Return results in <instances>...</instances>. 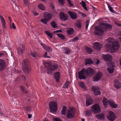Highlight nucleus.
I'll use <instances>...</instances> for the list:
<instances>
[{"label": "nucleus", "instance_id": "nucleus-1", "mask_svg": "<svg viewBox=\"0 0 121 121\" xmlns=\"http://www.w3.org/2000/svg\"><path fill=\"white\" fill-rule=\"evenodd\" d=\"M108 43L105 45L106 51L113 53V38L110 37L107 40Z\"/></svg>", "mask_w": 121, "mask_h": 121}, {"label": "nucleus", "instance_id": "nucleus-2", "mask_svg": "<svg viewBox=\"0 0 121 121\" xmlns=\"http://www.w3.org/2000/svg\"><path fill=\"white\" fill-rule=\"evenodd\" d=\"M45 67L47 69V73L50 74L51 71L56 69L58 67L56 64H51L48 63H46L44 64Z\"/></svg>", "mask_w": 121, "mask_h": 121}, {"label": "nucleus", "instance_id": "nucleus-3", "mask_svg": "<svg viewBox=\"0 0 121 121\" xmlns=\"http://www.w3.org/2000/svg\"><path fill=\"white\" fill-rule=\"evenodd\" d=\"M49 107L50 112L54 113L56 111L57 106L56 101H52L50 102L49 104Z\"/></svg>", "mask_w": 121, "mask_h": 121}, {"label": "nucleus", "instance_id": "nucleus-4", "mask_svg": "<svg viewBox=\"0 0 121 121\" xmlns=\"http://www.w3.org/2000/svg\"><path fill=\"white\" fill-rule=\"evenodd\" d=\"M75 111L74 108H71L68 110L67 114V117L69 118H72L74 117Z\"/></svg>", "mask_w": 121, "mask_h": 121}, {"label": "nucleus", "instance_id": "nucleus-5", "mask_svg": "<svg viewBox=\"0 0 121 121\" xmlns=\"http://www.w3.org/2000/svg\"><path fill=\"white\" fill-rule=\"evenodd\" d=\"M95 31L94 32L95 35L101 36L104 33V30L103 29L98 26L95 27Z\"/></svg>", "mask_w": 121, "mask_h": 121}, {"label": "nucleus", "instance_id": "nucleus-6", "mask_svg": "<svg viewBox=\"0 0 121 121\" xmlns=\"http://www.w3.org/2000/svg\"><path fill=\"white\" fill-rule=\"evenodd\" d=\"M92 112L94 113H96L100 112L101 109L99 105L97 104H95L91 108Z\"/></svg>", "mask_w": 121, "mask_h": 121}, {"label": "nucleus", "instance_id": "nucleus-7", "mask_svg": "<svg viewBox=\"0 0 121 121\" xmlns=\"http://www.w3.org/2000/svg\"><path fill=\"white\" fill-rule=\"evenodd\" d=\"M86 71L84 69H83L81 71L79 72L78 78L80 79H85L86 78L85 75Z\"/></svg>", "mask_w": 121, "mask_h": 121}, {"label": "nucleus", "instance_id": "nucleus-8", "mask_svg": "<svg viewBox=\"0 0 121 121\" xmlns=\"http://www.w3.org/2000/svg\"><path fill=\"white\" fill-rule=\"evenodd\" d=\"M102 56L104 60L106 61L111 62L112 59V56L109 54H103Z\"/></svg>", "mask_w": 121, "mask_h": 121}, {"label": "nucleus", "instance_id": "nucleus-9", "mask_svg": "<svg viewBox=\"0 0 121 121\" xmlns=\"http://www.w3.org/2000/svg\"><path fill=\"white\" fill-rule=\"evenodd\" d=\"M68 13L72 19H76L77 18L78 15L77 13L72 11H69Z\"/></svg>", "mask_w": 121, "mask_h": 121}, {"label": "nucleus", "instance_id": "nucleus-10", "mask_svg": "<svg viewBox=\"0 0 121 121\" xmlns=\"http://www.w3.org/2000/svg\"><path fill=\"white\" fill-rule=\"evenodd\" d=\"M92 90L94 91V95H98L101 94V92L99 91V89L97 87H92Z\"/></svg>", "mask_w": 121, "mask_h": 121}, {"label": "nucleus", "instance_id": "nucleus-11", "mask_svg": "<svg viewBox=\"0 0 121 121\" xmlns=\"http://www.w3.org/2000/svg\"><path fill=\"white\" fill-rule=\"evenodd\" d=\"M102 46L100 43L97 42H95L93 45V48L98 51L100 50Z\"/></svg>", "mask_w": 121, "mask_h": 121}, {"label": "nucleus", "instance_id": "nucleus-12", "mask_svg": "<svg viewBox=\"0 0 121 121\" xmlns=\"http://www.w3.org/2000/svg\"><path fill=\"white\" fill-rule=\"evenodd\" d=\"M60 19L62 21H65L68 19V17L67 15L62 12H60Z\"/></svg>", "mask_w": 121, "mask_h": 121}, {"label": "nucleus", "instance_id": "nucleus-13", "mask_svg": "<svg viewBox=\"0 0 121 121\" xmlns=\"http://www.w3.org/2000/svg\"><path fill=\"white\" fill-rule=\"evenodd\" d=\"M86 104L87 106L93 103V100L91 98L89 95H88L86 96Z\"/></svg>", "mask_w": 121, "mask_h": 121}, {"label": "nucleus", "instance_id": "nucleus-14", "mask_svg": "<svg viewBox=\"0 0 121 121\" xmlns=\"http://www.w3.org/2000/svg\"><path fill=\"white\" fill-rule=\"evenodd\" d=\"M17 53L19 55H21L24 52L25 47L23 45H21L19 47L17 48Z\"/></svg>", "mask_w": 121, "mask_h": 121}, {"label": "nucleus", "instance_id": "nucleus-15", "mask_svg": "<svg viewBox=\"0 0 121 121\" xmlns=\"http://www.w3.org/2000/svg\"><path fill=\"white\" fill-rule=\"evenodd\" d=\"M23 71L26 74H28L31 71V69L30 66L22 67Z\"/></svg>", "mask_w": 121, "mask_h": 121}, {"label": "nucleus", "instance_id": "nucleus-16", "mask_svg": "<svg viewBox=\"0 0 121 121\" xmlns=\"http://www.w3.org/2000/svg\"><path fill=\"white\" fill-rule=\"evenodd\" d=\"M102 75V73L99 72L97 73L94 78V81H98L99 80Z\"/></svg>", "mask_w": 121, "mask_h": 121}, {"label": "nucleus", "instance_id": "nucleus-17", "mask_svg": "<svg viewBox=\"0 0 121 121\" xmlns=\"http://www.w3.org/2000/svg\"><path fill=\"white\" fill-rule=\"evenodd\" d=\"M5 64L4 60L0 59V70H2L4 69Z\"/></svg>", "mask_w": 121, "mask_h": 121}, {"label": "nucleus", "instance_id": "nucleus-18", "mask_svg": "<svg viewBox=\"0 0 121 121\" xmlns=\"http://www.w3.org/2000/svg\"><path fill=\"white\" fill-rule=\"evenodd\" d=\"M43 16L45 19L47 21L50 20L51 18V14L48 13H44L43 14Z\"/></svg>", "mask_w": 121, "mask_h": 121}, {"label": "nucleus", "instance_id": "nucleus-19", "mask_svg": "<svg viewBox=\"0 0 121 121\" xmlns=\"http://www.w3.org/2000/svg\"><path fill=\"white\" fill-rule=\"evenodd\" d=\"M86 73L89 75H92L94 73L93 70L90 67H89L86 71Z\"/></svg>", "mask_w": 121, "mask_h": 121}, {"label": "nucleus", "instance_id": "nucleus-20", "mask_svg": "<svg viewBox=\"0 0 121 121\" xmlns=\"http://www.w3.org/2000/svg\"><path fill=\"white\" fill-rule=\"evenodd\" d=\"M120 47L119 43L118 42H115L114 41V52L118 50Z\"/></svg>", "mask_w": 121, "mask_h": 121}, {"label": "nucleus", "instance_id": "nucleus-21", "mask_svg": "<svg viewBox=\"0 0 121 121\" xmlns=\"http://www.w3.org/2000/svg\"><path fill=\"white\" fill-rule=\"evenodd\" d=\"M109 115L107 117L108 119L111 121H113V114L112 112L109 111Z\"/></svg>", "mask_w": 121, "mask_h": 121}, {"label": "nucleus", "instance_id": "nucleus-22", "mask_svg": "<svg viewBox=\"0 0 121 121\" xmlns=\"http://www.w3.org/2000/svg\"><path fill=\"white\" fill-rule=\"evenodd\" d=\"M22 67L25 66H30L29 61L28 59H25L22 62Z\"/></svg>", "mask_w": 121, "mask_h": 121}, {"label": "nucleus", "instance_id": "nucleus-23", "mask_svg": "<svg viewBox=\"0 0 121 121\" xmlns=\"http://www.w3.org/2000/svg\"><path fill=\"white\" fill-rule=\"evenodd\" d=\"M54 77L57 82H59L60 78L59 73V72H56L54 74Z\"/></svg>", "mask_w": 121, "mask_h": 121}, {"label": "nucleus", "instance_id": "nucleus-24", "mask_svg": "<svg viewBox=\"0 0 121 121\" xmlns=\"http://www.w3.org/2000/svg\"><path fill=\"white\" fill-rule=\"evenodd\" d=\"M104 114L103 113H101L96 115V117L98 119L101 120L104 119Z\"/></svg>", "mask_w": 121, "mask_h": 121}, {"label": "nucleus", "instance_id": "nucleus-25", "mask_svg": "<svg viewBox=\"0 0 121 121\" xmlns=\"http://www.w3.org/2000/svg\"><path fill=\"white\" fill-rule=\"evenodd\" d=\"M107 70L109 73H112L113 72V65H112V67H108L107 68Z\"/></svg>", "mask_w": 121, "mask_h": 121}, {"label": "nucleus", "instance_id": "nucleus-26", "mask_svg": "<svg viewBox=\"0 0 121 121\" xmlns=\"http://www.w3.org/2000/svg\"><path fill=\"white\" fill-rule=\"evenodd\" d=\"M67 109V108L64 105L63 106V108L61 111V114L63 115H65L66 113V111Z\"/></svg>", "mask_w": 121, "mask_h": 121}, {"label": "nucleus", "instance_id": "nucleus-27", "mask_svg": "<svg viewBox=\"0 0 121 121\" xmlns=\"http://www.w3.org/2000/svg\"><path fill=\"white\" fill-rule=\"evenodd\" d=\"M80 4H81L82 6L85 10H88L86 6V4L84 1H82V3H80Z\"/></svg>", "mask_w": 121, "mask_h": 121}, {"label": "nucleus", "instance_id": "nucleus-28", "mask_svg": "<svg viewBox=\"0 0 121 121\" xmlns=\"http://www.w3.org/2000/svg\"><path fill=\"white\" fill-rule=\"evenodd\" d=\"M38 8L44 11L45 10V7L42 4H39L38 6Z\"/></svg>", "mask_w": 121, "mask_h": 121}, {"label": "nucleus", "instance_id": "nucleus-29", "mask_svg": "<svg viewBox=\"0 0 121 121\" xmlns=\"http://www.w3.org/2000/svg\"><path fill=\"white\" fill-rule=\"evenodd\" d=\"M56 35H57L58 37L60 38L62 40H64L65 38V36L62 34H57Z\"/></svg>", "mask_w": 121, "mask_h": 121}, {"label": "nucleus", "instance_id": "nucleus-30", "mask_svg": "<svg viewBox=\"0 0 121 121\" xmlns=\"http://www.w3.org/2000/svg\"><path fill=\"white\" fill-rule=\"evenodd\" d=\"M93 62L90 59H88L86 60L85 63L86 65L87 64H92L93 63Z\"/></svg>", "mask_w": 121, "mask_h": 121}, {"label": "nucleus", "instance_id": "nucleus-31", "mask_svg": "<svg viewBox=\"0 0 121 121\" xmlns=\"http://www.w3.org/2000/svg\"><path fill=\"white\" fill-rule=\"evenodd\" d=\"M74 29L72 28H70L68 30V33L69 35L72 34L74 32Z\"/></svg>", "mask_w": 121, "mask_h": 121}, {"label": "nucleus", "instance_id": "nucleus-32", "mask_svg": "<svg viewBox=\"0 0 121 121\" xmlns=\"http://www.w3.org/2000/svg\"><path fill=\"white\" fill-rule=\"evenodd\" d=\"M102 25H105L107 28L110 29L112 27V25L108 24H105L104 23H102Z\"/></svg>", "mask_w": 121, "mask_h": 121}, {"label": "nucleus", "instance_id": "nucleus-33", "mask_svg": "<svg viewBox=\"0 0 121 121\" xmlns=\"http://www.w3.org/2000/svg\"><path fill=\"white\" fill-rule=\"evenodd\" d=\"M102 102L105 107H107L108 104V101L106 99H103Z\"/></svg>", "mask_w": 121, "mask_h": 121}, {"label": "nucleus", "instance_id": "nucleus-34", "mask_svg": "<svg viewBox=\"0 0 121 121\" xmlns=\"http://www.w3.org/2000/svg\"><path fill=\"white\" fill-rule=\"evenodd\" d=\"M79 86L81 87L82 88L85 89L86 88L83 82H79Z\"/></svg>", "mask_w": 121, "mask_h": 121}, {"label": "nucleus", "instance_id": "nucleus-35", "mask_svg": "<svg viewBox=\"0 0 121 121\" xmlns=\"http://www.w3.org/2000/svg\"><path fill=\"white\" fill-rule=\"evenodd\" d=\"M64 52H65V54H68L70 52V50L67 47L64 48Z\"/></svg>", "mask_w": 121, "mask_h": 121}, {"label": "nucleus", "instance_id": "nucleus-36", "mask_svg": "<svg viewBox=\"0 0 121 121\" xmlns=\"http://www.w3.org/2000/svg\"><path fill=\"white\" fill-rule=\"evenodd\" d=\"M114 86L117 89L121 88V84L120 83H117L116 84H114Z\"/></svg>", "mask_w": 121, "mask_h": 121}, {"label": "nucleus", "instance_id": "nucleus-37", "mask_svg": "<svg viewBox=\"0 0 121 121\" xmlns=\"http://www.w3.org/2000/svg\"><path fill=\"white\" fill-rule=\"evenodd\" d=\"M30 54L33 57H35L38 56L37 54L35 52H30Z\"/></svg>", "mask_w": 121, "mask_h": 121}, {"label": "nucleus", "instance_id": "nucleus-38", "mask_svg": "<svg viewBox=\"0 0 121 121\" xmlns=\"http://www.w3.org/2000/svg\"><path fill=\"white\" fill-rule=\"evenodd\" d=\"M51 25L52 27L53 28L57 27L56 25V24L55 21H53L51 23Z\"/></svg>", "mask_w": 121, "mask_h": 121}, {"label": "nucleus", "instance_id": "nucleus-39", "mask_svg": "<svg viewBox=\"0 0 121 121\" xmlns=\"http://www.w3.org/2000/svg\"><path fill=\"white\" fill-rule=\"evenodd\" d=\"M24 3L25 4L28 6L29 5L30 1L29 0H23Z\"/></svg>", "mask_w": 121, "mask_h": 121}, {"label": "nucleus", "instance_id": "nucleus-40", "mask_svg": "<svg viewBox=\"0 0 121 121\" xmlns=\"http://www.w3.org/2000/svg\"><path fill=\"white\" fill-rule=\"evenodd\" d=\"M91 111L89 110H86L85 111V115L86 116H88L91 115Z\"/></svg>", "mask_w": 121, "mask_h": 121}, {"label": "nucleus", "instance_id": "nucleus-41", "mask_svg": "<svg viewBox=\"0 0 121 121\" xmlns=\"http://www.w3.org/2000/svg\"><path fill=\"white\" fill-rule=\"evenodd\" d=\"M69 82H66L63 85V87L64 88H67L69 85Z\"/></svg>", "mask_w": 121, "mask_h": 121}, {"label": "nucleus", "instance_id": "nucleus-42", "mask_svg": "<svg viewBox=\"0 0 121 121\" xmlns=\"http://www.w3.org/2000/svg\"><path fill=\"white\" fill-rule=\"evenodd\" d=\"M45 50L50 52H52V48L49 47L47 46V47L46 48Z\"/></svg>", "mask_w": 121, "mask_h": 121}, {"label": "nucleus", "instance_id": "nucleus-43", "mask_svg": "<svg viewBox=\"0 0 121 121\" xmlns=\"http://www.w3.org/2000/svg\"><path fill=\"white\" fill-rule=\"evenodd\" d=\"M45 32L47 35H48L49 37H50V38H52V35L51 33H50L49 31H46Z\"/></svg>", "mask_w": 121, "mask_h": 121}, {"label": "nucleus", "instance_id": "nucleus-44", "mask_svg": "<svg viewBox=\"0 0 121 121\" xmlns=\"http://www.w3.org/2000/svg\"><path fill=\"white\" fill-rule=\"evenodd\" d=\"M86 50L87 52L89 54L93 52V51L92 50L91 48H87Z\"/></svg>", "mask_w": 121, "mask_h": 121}, {"label": "nucleus", "instance_id": "nucleus-45", "mask_svg": "<svg viewBox=\"0 0 121 121\" xmlns=\"http://www.w3.org/2000/svg\"><path fill=\"white\" fill-rule=\"evenodd\" d=\"M24 109L25 110L28 112L30 111L31 110V107H25Z\"/></svg>", "mask_w": 121, "mask_h": 121}, {"label": "nucleus", "instance_id": "nucleus-46", "mask_svg": "<svg viewBox=\"0 0 121 121\" xmlns=\"http://www.w3.org/2000/svg\"><path fill=\"white\" fill-rule=\"evenodd\" d=\"M109 104L111 106L112 108H113V103L112 100H109L108 101Z\"/></svg>", "mask_w": 121, "mask_h": 121}, {"label": "nucleus", "instance_id": "nucleus-47", "mask_svg": "<svg viewBox=\"0 0 121 121\" xmlns=\"http://www.w3.org/2000/svg\"><path fill=\"white\" fill-rule=\"evenodd\" d=\"M59 3L61 5H63L65 4V0H58Z\"/></svg>", "mask_w": 121, "mask_h": 121}, {"label": "nucleus", "instance_id": "nucleus-48", "mask_svg": "<svg viewBox=\"0 0 121 121\" xmlns=\"http://www.w3.org/2000/svg\"><path fill=\"white\" fill-rule=\"evenodd\" d=\"M10 28H13L14 29H16V26L13 23L12 24H10Z\"/></svg>", "mask_w": 121, "mask_h": 121}, {"label": "nucleus", "instance_id": "nucleus-49", "mask_svg": "<svg viewBox=\"0 0 121 121\" xmlns=\"http://www.w3.org/2000/svg\"><path fill=\"white\" fill-rule=\"evenodd\" d=\"M20 86V89L22 90L25 93H27V92L25 90V88L24 87L22 86Z\"/></svg>", "mask_w": 121, "mask_h": 121}, {"label": "nucleus", "instance_id": "nucleus-50", "mask_svg": "<svg viewBox=\"0 0 121 121\" xmlns=\"http://www.w3.org/2000/svg\"><path fill=\"white\" fill-rule=\"evenodd\" d=\"M1 22L3 26L5 28L6 27L5 26V23L4 19H3V20L1 21Z\"/></svg>", "mask_w": 121, "mask_h": 121}, {"label": "nucleus", "instance_id": "nucleus-51", "mask_svg": "<svg viewBox=\"0 0 121 121\" xmlns=\"http://www.w3.org/2000/svg\"><path fill=\"white\" fill-rule=\"evenodd\" d=\"M79 39L78 37V36H76L73 39L72 41L73 42H75L78 40Z\"/></svg>", "mask_w": 121, "mask_h": 121}, {"label": "nucleus", "instance_id": "nucleus-52", "mask_svg": "<svg viewBox=\"0 0 121 121\" xmlns=\"http://www.w3.org/2000/svg\"><path fill=\"white\" fill-rule=\"evenodd\" d=\"M40 21L41 22H43V23L46 24H47V21H46L45 18H44L43 19H41Z\"/></svg>", "mask_w": 121, "mask_h": 121}, {"label": "nucleus", "instance_id": "nucleus-53", "mask_svg": "<svg viewBox=\"0 0 121 121\" xmlns=\"http://www.w3.org/2000/svg\"><path fill=\"white\" fill-rule=\"evenodd\" d=\"M89 20H86V29H87L88 28V25H89Z\"/></svg>", "mask_w": 121, "mask_h": 121}, {"label": "nucleus", "instance_id": "nucleus-54", "mask_svg": "<svg viewBox=\"0 0 121 121\" xmlns=\"http://www.w3.org/2000/svg\"><path fill=\"white\" fill-rule=\"evenodd\" d=\"M47 52H45L43 56L44 57L46 58H50V56H47Z\"/></svg>", "mask_w": 121, "mask_h": 121}, {"label": "nucleus", "instance_id": "nucleus-55", "mask_svg": "<svg viewBox=\"0 0 121 121\" xmlns=\"http://www.w3.org/2000/svg\"><path fill=\"white\" fill-rule=\"evenodd\" d=\"M108 8L110 10V11L113 12V10L112 8L111 7V6L108 4Z\"/></svg>", "mask_w": 121, "mask_h": 121}, {"label": "nucleus", "instance_id": "nucleus-56", "mask_svg": "<svg viewBox=\"0 0 121 121\" xmlns=\"http://www.w3.org/2000/svg\"><path fill=\"white\" fill-rule=\"evenodd\" d=\"M40 44L42 46L43 48H44L45 49L47 47V46L45 44H43V43H41Z\"/></svg>", "mask_w": 121, "mask_h": 121}, {"label": "nucleus", "instance_id": "nucleus-57", "mask_svg": "<svg viewBox=\"0 0 121 121\" xmlns=\"http://www.w3.org/2000/svg\"><path fill=\"white\" fill-rule=\"evenodd\" d=\"M53 121H61L59 118H53Z\"/></svg>", "mask_w": 121, "mask_h": 121}, {"label": "nucleus", "instance_id": "nucleus-58", "mask_svg": "<svg viewBox=\"0 0 121 121\" xmlns=\"http://www.w3.org/2000/svg\"><path fill=\"white\" fill-rule=\"evenodd\" d=\"M68 2L69 5L71 6H73V4L71 2V1L70 0H67Z\"/></svg>", "mask_w": 121, "mask_h": 121}, {"label": "nucleus", "instance_id": "nucleus-59", "mask_svg": "<svg viewBox=\"0 0 121 121\" xmlns=\"http://www.w3.org/2000/svg\"><path fill=\"white\" fill-rule=\"evenodd\" d=\"M76 26L79 28H80L81 26V24H76Z\"/></svg>", "mask_w": 121, "mask_h": 121}, {"label": "nucleus", "instance_id": "nucleus-60", "mask_svg": "<svg viewBox=\"0 0 121 121\" xmlns=\"http://www.w3.org/2000/svg\"><path fill=\"white\" fill-rule=\"evenodd\" d=\"M22 78L23 80H26V78L25 76L23 75L22 76Z\"/></svg>", "mask_w": 121, "mask_h": 121}, {"label": "nucleus", "instance_id": "nucleus-61", "mask_svg": "<svg viewBox=\"0 0 121 121\" xmlns=\"http://www.w3.org/2000/svg\"><path fill=\"white\" fill-rule=\"evenodd\" d=\"M33 13L34 15L36 16L38 15V14L36 13L35 11H33Z\"/></svg>", "mask_w": 121, "mask_h": 121}, {"label": "nucleus", "instance_id": "nucleus-62", "mask_svg": "<svg viewBox=\"0 0 121 121\" xmlns=\"http://www.w3.org/2000/svg\"><path fill=\"white\" fill-rule=\"evenodd\" d=\"M117 104H115L114 102V108H117Z\"/></svg>", "mask_w": 121, "mask_h": 121}, {"label": "nucleus", "instance_id": "nucleus-63", "mask_svg": "<svg viewBox=\"0 0 121 121\" xmlns=\"http://www.w3.org/2000/svg\"><path fill=\"white\" fill-rule=\"evenodd\" d=\"M51 7V8L52 9H53L54 8V5L52 4H51V5H50Z\"/></svg>", "mask_w": 121, "mask_h": 121}, {"label": "nucleus", "instance_id": "nucleus-64", "mask_svg": "<svg viewBox=\"0 0 121 121\" xmlns=\"http://www.w3.org/2000/svg\"><path fill=\"white\" fill-rule=\"evenodd\" d=\"M82 15L83 17H86V14L83 13H82Z\"/></svg>", "mask_w": 121, "mask_h": 121}]
</instances>
